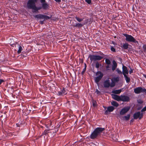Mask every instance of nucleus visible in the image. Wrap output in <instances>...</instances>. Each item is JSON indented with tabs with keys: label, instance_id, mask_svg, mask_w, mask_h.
<instances>
[{
	"label": "nucleus",
	"instance_id": "nucleus-39",
	"mask_svg": "<svg viewBox=\"0 0 146 146\" xmlns=\"http://www.w3.org/2000/svg\"><path fill=\"white\" fill-rule=\"evenodd\" d=\"M146 111V106L144 107L141 110V112Z\"/></svg>",
	"mask_w": 146,
	"mask_h": 146
},
{
	"label": "nucleus",
	"instance_id": "nucleus-45",
	"mask_svg": "<svg viewBox=\"0 0 146 146\" xmlns=\"http://www.w3.org/2000/svg\"><path fill=\"white\" fill-rule=\"evenodd\" d=\"M40 2L41 3H44L45 2V0H40Z\"/></svg>",
	"mask_w": 146,
	"mask_h": 146
},
{
	"label": "nucleus",
	"instance_id": "nucleus-21",
	"mask_svg": "<svg viewBox=\"0 0 146 146\" xmlns=\"http://www.w3.org/2000/svg\"><path fill=\"white\" fill-rule=\"evenodd\" d=\"M65 90L63 88L61 91L58 92V94L59 95H63L65 94Z\"/></svg>",
	"mask_w": 146,
	"mask_h": 146
},
{
	"label": "nucleus",
	"instance_id": "nucleus-32",
	"mask_svg": "<svg viewBox=\"0 0 146 146\" xmlns=\"http://www.w3.org/2000/svg\"><path fill=\"white\" fill-rule=\"evenodd\" d=\"M110 49L113 52H116L115 49L113 46H111Z\"/></svg>",
	"mask_w": 146,
	"mask_h": 146
},
{
	"label": "nucleus",
	"instance_id": "nucleus-2",
	"mask_svg": "<svg viewBox=\"0 0 146 146\" xmlns=\"http://www.w3.org/2000/svg\"><path fill=\"white\" fill-rule=\"evenodd\" d=\"M104 130V128L101 127H97L96 128L91 134L90 136V138L94 139L96 138Z\"/></svg>",
	"mask_w": 146,
	"mask_h": 146
},
{
	"label": "nucleus",
	"instance_id": "nucleus-1",
	"mask_svg": "<svg viewBox=\"0 0 146 146\" xmlns=\"http://www.w3.org/2000/svg\"><path fill=\"white\" fill-rule=\"evenodd\" d=\"M37 0H29L27 4V7L29 9H31L33 13L36 12L41 9V7H37L36 3Z\"/></svg>",
	"mask_w": 146,
	"mask_h": 146
},
{
	"label": "nucleus",
	"instance_id": "nucleus-24",
	"mask_svg": "<svg viewBox=\"0 0 146 146\" xmlns=\"http://www.w3.org/2000/svg\"><path fill=\"white\" fill-rule=\"evenodd\" d=\"M130 116V114H128L127 115V116H124V117L123 118L124 119H125L126 121H128L129 119Z\"/></svg>",
	"mask_w": 146,
	"mask_h": 146
},
{
	"label": "nucleus",
	"instance_id": "nucleus-12",
	"mask_svg": "<svg viewBox=\"0 0 146 146\" xmlns=\"http://www.w3.org/2000/svg\"><path fill=\"white\" fill-rule=\"evenodd\" d=\"M122 69H123V75H124V74H128L129 73V71L128 70L127 67L124 66L123 65L122 66Z\"/></svg>",
	"mask_w": 146,
	"mask_h": 146
},
{
	"label": "nucleus",
	"instance_id": "nucleus-30",
	"mask_svg": "<svg viewBox=\"0 0 146 146\" xmlns=\"http://www.w3.org/2000/svg\"><path fill=\"white\" fill-rule=\"evenodd\" d=\"M97 105L96 102L94 100H93L92 101V105L93 107H95Z\"/></svg>",
	"mask_w": 146,
	"mask_h": 146
},
{
	"label": "nucleus",
	"instance_id": "nucleus-49",
	"mask_svg": "<svg viewBox=\"0 0 146 146\" xmlns=\"http://www.w3.org/2000/svg\"><path fill=\"white\" fill-rule=\"evenodd\" d=\"M143 75L144 77L146 78V74H143Z\"/></svg>",
	"mask_w": 146,
	"mask_h": 146
},
{
	"label": "nucleus",
	"instance_id": "nucleus-4",
	"mask_svg": "<svg viewBox=\"0 0 146 146\" xmlns=\"http://www.w3.org/2000/svg\"><path fill=\"white\" fill-rule=\"evenodd\" d=\"M134 92L136 94H139L141 93L144 92L146 95V89L141 87H139L135 88L134 89Z\"/></svg>",
	"mask_w": 146,
	"mask_h": 146
},
{
	"label": "nucleus",
	"instance_id": "nucleus-50",
	"mask_svg": "<svg viewBox=\"0 0 146 146\" xmlns=\"http://www.w3.org/2000/svg\"><path fill=\"white\" fill-rule=\"evenodd\" d=\"M40 22L41 24H43V22L42 21H40Z\"/></svg>",
	"mask_w": 146,
	"mask_h": 146
},
{
	"label": "nucleus",
	"instance_id": "nucleus-16",
	"mask_svg": "<svg viewBox=\"0 0 146 146\" xmlns=\"http://www.w3.org/2000/svg\"><path fill=\"white\" fill-rule=\"evenodd\" d=\"M121 92V90L119 89L113 90L111 92L116 94H119Z\"/></svg>",
	"mask_w": 146,
	"mask_h": 146
},
{
	"label": "nucleus",
	"instance_id": "nucleus-37",
	"mask_svg": "<svg viewBox=\"0 0 146 146\" xmlns=\"http://www.w3.org/2000/svg\"><path fill=\"white\" fill-rule=\"evenodd\" d=\"M100 67V64L98 62H97L96 63V67L97 68H98Z\"/></svg>",
	"mask_w": 146,
	"mask_h": 146
},
{
	"label": "nucleus",
	"instance_id": "nucleus-48",
	"mask_svg": "<svg viewBox=\"0 0 146 146\" xmlns=\"http://www.w3.org/2000/svg\"><path fill=\"white\" fill-rule=\"evenodd\" d=\"M55 1L57 2H59L61 0H55Z\"/></svg>",
	"mask_w": 146,
	"mask_h": 146
},
{
	"label": "nucleus",
	"instance_id": "nucleus-5",
	"mask_svg": "<svg viewBox=\"0 0 146 146\" xmlns=\"http://www.w3.org/2000/svg\"><path fill=\"white\" fill-rule=\"evenodd\" d=\"M91 61H99L103 58V57L99 55H90L89 57Z\"/></svg>",
	"mask_w": 146,
	"mask_h": 146
},
{
	"label": "nucleus",
	"instance_id": "nucleus-43",
	"mask_svg": "<svg viewBox=\"0 0 146 146\" xmlns=\"http://www.w3.org/2000/svg\"><path fill=\"white\" fill-rule=\"evenodd\" d=\"M115 136V135H112V138L113 139V140H116V139H117L116 138H115L114 137Z\"/></svg>",
	"mask_w": 146,
	"mask_h": 146
},
{
	"label": "nucleus",
	"instance_id": "nucleus-25",
	"mask_svg": "<svg viewBox=\"0 0 146 146\" xmlns=\"http://www.w3.org/2000/svg\"><path fill=\"white\" fill-rule=\"evenodd\" d=\"M106 63L108 64V65L106 66V68L107 70H108V68L109 67V64H110V60L109 59H106L105 60Z\"/></svg>",
	"mask_w": 146,
	"mask_h": 146
},
{
	"label": "nucleus",
	"instance_id": "nucleus-26",
	"mask_svg": "<svg viewBox=\"0 0 146 146\" xmlns=\"http://www.w3.org/2000/svg\"><path fill=\"white\" fill-rule=\"evenodd\" d=\"M83 26V25L81 24V23H76L75 25L74 26L75 27H78V28H80L81 27H82Z\"/></svg>",
	"mask_w": 146,
	"mask_h": 146
},
{
	"label": "nucleus",
	"instance_id": "nucleus-14",
	"mask_svg": "<svg viewBox=\"0 0 146 146\" xmlns=\"http://www.w3.org/2000/svg\"><path fill=\"white\" fill-rule=\"evenodd\" d=\"M111 95L112 97V98L114 100L117 101H120V96H118L113 94H111Z\"/></svg>",
	"mask_w": 146,
	"mask_h": 146
},
{
	"label": "nucleus",
	"instance_id": "nucleus-33",
	"mask_svg": "<svg viewBox=\"0 0 146 146\" xmlns=\"http://www.w3.org/2000/svg\"><path fill=\"white\" fill-rule=\"evenodd\" d=\"M115 85V83L114 82L112 81V82L110 84V87H113Z\"/></svg>",
	"mask_w": 146,
	"mask_h": 146
},
{
	"label": "nucleus",
	"instance_id": "nucleus-29",
	"mask_svg": "<svg viewBox=\"0 0 146 146\" xmlns=\"http://www.w3.org/2000/svg\"><path fill=\"white\" fill-rule=\"evenodd\" d=\"M110 113V107H108L107 110L105 112V114L107 115L109 114Z\"/></svg>",
	"mask_w": 146,
	"mask_h": 146
},
{
	"label": "nucleus",
	"instance_id": "nucleus-34",
	"mask_svg": "<svg viewBox=\"0 0 146 146\" xmlns=\"http://www.w3.org/2000/svg\"><path fill=\"white\" fill-rule=\"evenodd\" d=\"M143 51L144 52H146V44H144L143 46Z\"/></svg>",
	"mask_w": 146,
	"mask_h": 146
},
{
	"label": "nucleus",
	"instance_id": "nucleus-40",
	"mask_svg": "<svg viewBox=\"0 0 146 146\" xmlns=\"http://www.w3.org/2000/svg\"><path fill=\"white\" fill-rule=\"evenodd\" d=\"M86 1L88 4H90L91 3V0H85Z\"/></svg>",
	"mask_w": 146,
	"mask_h": 146
},
{
	"label": "nucleus",
	"instance_id": "nucleus-13",
	"mask_svg": "<svg viewBox=\"0 0 146 146\" xmlns=\"http://www.w3.org/2000/svg\"><path fill=\"white\" fill-rule=\"evenodd\" d=\"M111 95L112 97V98L114 100L117 101H120V96H118L113 94H111Z\"/></svg>",
	"mask_w": 146,
	"mask_h": 146
},
{
	"label": "nucleus",
	"instance_id": "nucleus-18",
	"mask_svg": "<svg viewBox=\"0 0 146 146\" xmlns=\"http://www.w3.org/2000/svg\"><path fill=\"white\" fill-rule=\"evenodd\" d=\"M124 76L126 82L128 83L129 82L130 80V78L128 77L126 74H124Z\"/></svg>",
	"mask_w": 146,
	"mask_h": 146
},
{
	"label": "nucleus",
	"instance_id": "nucleus-28",
	"mask_svg": "<svg viewBox=\"0 0 146 146\" xmlns=\"http://www.w3.org/2000/svg\"><path fill=\"white\" fill-rule=\"evenodd\" d=\"M75 18L79 22H80L83 20V19L80 18H79L77 16H76L75 17Z\"/></svg>",
	"mask_w": 146,
	"mask_h": 146
},
{
	"label": "nucleus",
	"instance_id": "nucleus-10",
	"mask_svg": "<svg viewBox=\"0 0 146 146\" xmlns=\"http://www.w3.org/2000/svg\"><path fill=\"white\" fill-rule=\"evenodd\" d=\"M110 78H108L105 80L103 82L104 87L105 88H108L110 87Z\"/></svg>",
	"mask_w": 146,
	"mask_h": 146
},
{
	"label": "nucleus",
	"instance_id": "nucleus-52",
	"mask_svg": "<svg viewBox=\"0 0 146 146\" xmlns=\"http://www.w3.org/2000/svg\"><path fill=\"white\" fill-rule=\"evenodd\" d=\"M85 69H86V64H85Z\"/></svg>",
	"mask_w": 146,
	"mask_h": 146
},
{
	"label": "nucleus",
	"instance_id": "nucleus-36",
	"mask_svg": "<svg viewBox=\"0 0 146 146\" xmlns=\"http://www.w3.org/2000/svg\"><path fill=\"white\" fill-rule=\"evenodd\" d=\"M114 109V108L112 106H110V112L112 111Z\"/></svg>",
	"mask_w": 146,
	"mask_h": 146
},
{
	"label": "nucleus",
	"instance_id": "nucleus-44",
	"mask_svg": "<svg viewBox=\"0 0 146 146\" xmlns=\"http://www.w3.org/2000/svg\"><path fill=\"white\" fill-rule=\"evenodd\" d=\"M134 118L133 119L132 118L131 119V120H130V123L131 124V123H133L134 121Z\"/></svg>",
	"mask_w": 146,
	"mask_h": 146
},
{
	"label": "nucleus",
	"instance_id": "nucleus-8",
	"mask_svg": "<svg viewBox=\"0 0 146 146\" xmlns=\"http://www.w3.org/2000/svg\"><path fill=\"white\" fill-rule=\"evenodd\" d=\"M130 100V98L128 96L124 95H120V101L123 102H129Z\"/></svg>",
	"mask_w": 146,
	"mask_h": 146
},
{
	"label": "nucleus",
	"instance_id": "nucleus-31",
	"mask_svg": "<svg viewBox=\"0 0 146 146\" xmlns=\"http://www.w3.org/2000/svg\"><path fill=\"white\" fill-rule=\"evenodd\" d=\"M116 71L117 72V73L119 74H122V73L121 71L119 70L118 68H117Z\"/></svg>",
	"mask_w": 146,
	"mask_h": 146
},
{
	"label": "nucleus",
	"instance_id": "nucleus-7",
	"mask_svg": "<svg viewBox=\"0 0 146 146\" xmlns=\"http://www.w3.org/2000/svg\"><path fill=\"white\" fill-rule=\"evenodd\" d=\"M35 18H39L40 19L47 20L50 19L51 17H49L48 16L42 14H38L35 15Z\"/></svg>",
	"mask_w": 146,
	"mask_h": 146
},
{
	"label": "nucleus",
	"instance_id": "nucleus-3",
	"mask_svg": "<svg viewBox=\"0 0 146 146\" xmlns=\"http://www.w3.org/2000/svg\"><path fill=\"white\" fill-rule=\"evenodd\" d=\"M123 35L126 37L125 40L126 41L128 42H133L136 44H138V42L131 35L126 33H123Z\"/></svg>",
	"mask_w": 146,
	"mask_h": 146
},
{
	"label": "nucleus",
	"instance_id": "nucleus-11",
	"mask_svg": "<svg viewBox=\"0 0 146 146\" xmlns=\"http://www.w3.org/2000/svg\"><path fill=\"white\" fill-rule=\"evenodd\" d=\"M117 64L115 60H113L112 62V64L111 66V69L113 71L115 70L117 68Z\"/></svg>",
	"mask_w": 146,
	"mask_h": 146
},
{
	"label": "nucleus",
	"instance_id": "nucleus-17",
	"mask_svg": "<svg viewBox=\"0 0 146 146\" xmlns=\"http://www.w3.org/2000/svg\"><path fill=\"white\" fill-rule=\"evenodd\" d=\"M43 9H46L48 7V5L46 3H42V7H41Z\"/></svg>",
	"mask_w": 146,
	"mask_h": 146
},
{
	"label": "nucleus",
	"instance_id": "nucleus-51",
	"mask_svg": "<svg viewBox=\"0 0 146 146\" xmlns=\"http://www.w3.org/2000/svg\"><path fill=\"white\" fill-rule=\"evenodd\" d=\"M85 69H86V64H85Z\"/></svg>",
	"mask_w": 146,
	"mask_h": 146
},
{
	"label": "nucleus",
	"instance_id": "nucleus-22",
	"mask_svg": "<svg viewBox=\"0 0 146 146\" xmlns=\"http://www.w3.org/2000/svg\"><path fill=\"white\" fill-rule=\"evenodd\" d=\"M119 81V78L118 77L114 78L111 80V81L114 82L115 83L118 82Z\"/></svg>",
	"mask_w": 146,
	"mask_h": 146
},
{
	"label": "nucleus",
	"instance_id": "nucleus-9",
	"mask_svg": "<svg viewBox=\"0 0 146 146\" xmlns=\"http://www.w3.org/2000/svg\"><path fill=\"white\" fill-rule=\"evenodd\" d=\"M130 108L129 106L124 107L120 111V114L121 115H124L129 111Z\"/></svg>",
	"mask_w": 146,
	"mask_h": 146
},
{
	"label": "nucleus",
	"instance_id": "nucleus-20",
	"mask_svg": "<svg viewBox=\"0 0 146 146\" xmlns=\"http://www.w3.org/2000/svg\"><path fill=\"white\" fill-rule=\"evenodd\" d=\"M111 104L113 106H115L116 107H117L119 105V104L117 102L115 101H113L112 102H111Z\"/></svg>",
	"mask_w": 146,
	"mask_h": 146
},
{
	"label": "nucleus",
	"instance_id": "nucleus-47",
	"mask_svg": "<svg viewBox=\"0 0 146 146\" xmlns=\"http://www.w3.org/2000/svg\"><path fill=\"white\" fill-rule=\"evenodd\" d=\"M3 82V80H0V85L1 84V83Z\"/></svg>",
	"mask_w": 146,
	"mask_h": 146
},
{
	"label": "nucleus",
	"instance_id": "nucleus-41",
	"mask_svg": "<svg viewBox=\"0 0 146 146\" xmlns=\"http://www.w3.org/2000/svg\"><path fill=\"white\" fill-rule=\"evenodd\" d=\"M96 93L98 94H100V92L98 90H96Z\"/></svg>",
	"mask_w": 146,
	"mask_h": 146
},
{
	"label": "nucleus",
	"instance_id": "nucleus-27",
	"mask_svg": "<svg viewBox=\"0 0 146 146\" xmlns=\"http://www.w3.org/2000/svg\"><path fill=\"white\" fill-rule=\"evenodd\" d=\"M22 50V47L21 46L19 45V49L17 51L18 53V54L20 53L21 52V51Z\"/></svg>",
	"mask_w": 146,
	"mask_h": 146
},
{
	"label": "nucleus",
	"instance_id": "nucleus-42",
	"mask_svg": "<svg viewBox=\"0 0 146 146\" xmlns=\"http://www.w3.org/2000/svg\"><path fill=\"white\" fill-rule=\"evenodd\" d=\"M130 69L131 70H130L129 71V74H131L133 72V69H132L131 68H130Z\"/></svg>",
	"mask_w": 146,
	"mask_h": 146
},
{
	"label": "nucleus",
	"instance_id": "nucleus-38",
	"mask_svg": "<svg viewBox=\"0 0 146 146\" xmlns=\"http://www.w3.org/2000/svg\"><path fill=\"white\" fill-rule=\"evenodd\" d=\"M126 144H129V143L130 141L128 140H125L123 141Z\"/></svg>",
	"mask_w": 146,
	"mask_h": 146
},
{
	"label": "nucleus",
	"instance_id": "nucleus-23",
	"mask_svg": "<svg viewBox=\"0 0 146 146\" xmlns=\"http://www.w3.org/2000/svg\"><path fill=\"white\" fill-rule=\"evenodd\" d=\"M101 79H102L101 77H100V78H99V77H98V76H97L95 79V82L97 84H98V82L101 80Z\"/></svg>",
	"mask_w": 146,
	"mask_h": 146
},
{
	"label": "nucleus",
	"instance_id": "nucleus-46",
	"mask_svg": "<svg viewBox=\"0 0 146 146\" xmlns=\"http://www.w3.org/2000/svg\"><path fill=\"white\" fill-rule=\"evenodd\" d=\"M47 133V130H45L43 133V134L46 135Z\"/></svg>",
	"mask_w": 146,
	"mask_h": 146
},
{
	"label": "nucleus",
	"instance_id": "nucleus-19",
	"mask_svg": "<svg viewBox=\"0 0 146 146\" xmlns=\"http://www.w3.org/2000/svg\"><path fill=\"white\" fill-rule=\"evenodd\" d=\"M96 75L97 76L99 77V78H100V77H101V78H102L103 76V74L100 71L96 73Z\"/></svg>",
	"mask_w": 146,
	"mask_h": 146
},
{
	"label": "nucleus",
	"instance_id": "nucleus-35",
	"mask_svg": "<svg viewBox=\"0 0 146 146\" xmlns=\"http://www.w3.org/2000/svg\"><path fill=\"white\" fill-rule=\"evenodd\" d=\"M137 102L139 104H142L143 103V101L141 99H139L137 100Z\"/></svg>",
	"mask_w": 146,
	"mask_h": 146
},
{
	"label": "nucleus",
	"instance_id": "nucleus-6",
	"mask_svg": "<svg viewBox=\"0 0 146 146\" xmlns=\"http://www.w3.org/2000/svg\"><path fill=\"white\" fill-rule=\"evenodd\" d=\"M143 113H141L140 111L135 113L133 115V118L135 119H137L138 118H139V119H141L143 118Z\"/></svg>",
	"mask_w": 146,
	"mask_h": 146
},
{
	"label": "nucleus",
	"instance_id": "nucleus-15",
	"mask_svg": "<svg viewBox=\"0 0 146 146\" xmlns=\"http://www.w3.org/2000/svg\"><path fill=\"white\" fill-rule=\"evenodd\" d=\"M130 45L127 43H123L122 46H121V47L123 49L125 50L128 49L129 48V46Z\"/></svg>",
	"mask_w": 146,
	"mask_h": 146
},
{
	"label": "nucleus",
	"instance_id": "nucleus-53",
	"mask_svg": "<svg viewBox=\"0 0 146 146\" xmlns=\"http://www.w3.org/2000/svg\"><path fill=\"white\" fill-rule=\"evenodd\" d=\"M112 43L113 44H114V42L113 41H112Z\"/></svg>",
	"mask_w": 146,
	"mask_h": 146
}]
</instances>
